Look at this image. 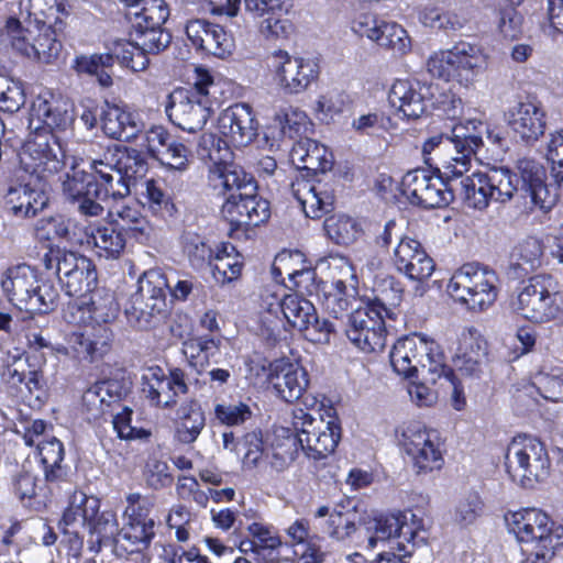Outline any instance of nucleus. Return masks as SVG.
<instances>
[{"label":"nucleus","instance_id":"f257e3e1","mask_svg":"<svg viewBox=\"0 0 563 563\" xmlns=\"http://www.w3.org/2000/svg\"><path fill=\"white\" fill-rule=\"evenodd\" d=\"M355 519L354 511L334 508L325 521V532L334 540L349 541L365 550H375L379 543L389 540L405 553H410L429 539L424 519L412 511L380 516L361 526H356Z\"/></svg>","mask_w":563,"mask_h":563},{"label":"nucleus","instance_id":"f03ea898","mask_svg":"<svg viewBox=\"0 0 563 563\" xmlns=\"http://www.w3.org/2000/svg\"><path fill=\"white\" fill-rule=\"evenodd\" d=\"M210 189L224 199L221 214L231 230L246 231L264 223L271 216L269 202L257 194V183L242 166L216 168Z\"/></svg>","mask_w":563,"mask_h":563},{"label":"nucleus","instance_id":"7ed1b4c3","mask_svg":"<svg viewBox=\"0 0 563 563\" xmlns=\"http://www.w3.org/2000/svg\"><path fill=\"white\" fill-rule=\"evenodd\" d=\"M517 169L518 174L506 167L488 170L492 201L506 203L520 192L523 199L529 198L526 207L531 212H549L558 201V194L547 185L544 167L533 159L522 158L518 161Z\"/></svg>","mask_w":563,"mask_h":563},{"label":"nucleus","instance_id":"20e7f679","mask_svg":"<svg viewBox=\"0 0 563 563\" xmlns=\"http://www.w3.org/2000/svg\"><path fill=\"white\" fill-rule=\"evenodd\" d=\"M511 309L526 320L563 325V298L558 280L551 275H536L510 301Z\"/></svg>","mask_w":563,"mask_h":563},{"label":"nucleus","instance_id":"39448f33","mask_svg":"<svg viewBox=\"0 0 563 563\" xmlns=\"http://www.w3.org/2000/svg\"><path fill=\"white\" fill-rule=\"evenodd\" d=\"M509 532L520 543L533 547L537 558L552 560L563 547V526L556 525L544 511L525 508L505 515Z\"/></svg>","mask_w":563,"mask_h":563},{"label":"nucleus","instance_id":"423d86ee","mask_svg":"<svg viewBox=\"0 0 563 563\" xmlns=\"http://www.w3.org/2000/svg\"><path fill=\"white\" fill-rule=\"evenodd\" d=\"M509 532L520 543L533 547L537 558L552 560L563 547V526L556 525L544 511L525 508L505 515Z\"/></svg>","mask_w":563,"mask_h":563},{"label":"nucleus","instance_id":"0eeeda50","mask_svg":"<svg viewBox=\"0 0 563 563\" xmlns=\"http://www.w3.org/2000/svg\"><path fill=\"white\" fill-rule=\"evenodd\" d=\"M213 85V78L209 71L197 68L191 89H179L169 95L166 113L172 123L189 133L202 130L212 112L209 89Z\"/></svg>","mask_w":563,"mask_h":563},{"label":"nucleus","instance_id":"6e6552de","mask_svg":"<svg viewBox=\"0 0 563 563\" xmlns=\"http://www.w3.org/2000/svg\"><path fill=\"white\" fill-rule=\"evenodd\" d=\"M389 358L398 375L409 378L419 376L428 369V382H434V373L442 366L445 355L433 339L426 334L412 333L396 341Z\"/></svg>","mask_w":563,"mask_h":563},{"label":"nucleus","instance_id":"1a4fd4ad","mask_svg":"<svg viewBox=\"0 0 563 563\" xmlns=\"http://www.w3.org/2000/svg\"><path fill=\"white\" fill-rule=\"evenodd\" d=\"M496 273L478 263H466L454 272L446 286L448 294L470 310L483 311L497 299Z\"/></svg>","mask_w":563,"mask_h":563},{"label":"nucleus","instance_id":"9d476101","mask_svg":"<svg viewBox=\"0 0 563 563\" xmlns=\"http://www.w3.org/2000/svg\"><path fill=\"white\" fill-rule=\"evenodd\" d=\"M426 65L434 77L468 86L487 68V55L476 44L459 42L450 49L433 53Z\"/></svg>","mask_w":563,"mask_h":563},{"label":"nucleus","instance_id":"9b49d317","mask_svg":"<svg viewBox=\"0 0 563 563\" xmlns=\"http://www.w3.org/2000/svg\"><path fill=\"white\" fill-rule=\"evenodd\" d=\"M485 124L479 120H468L455 124L451 134H439L429 137L422 146L424 163L440 170L443 162L451 157H467L475 155L483 145Z\"/></svg>","mask_w":563,"mask_h":563},{"label":"nucleus","instance_id":"f8f14e48","mask_svg":"<svg viewBox=\"0 0 563 563\" xmlns=\"http://www.w3.org/2000/svg\"><path fill=\"white\" fill-rule=\"evenodd\" d=\"M62 30L59 25L55 27V24H20L13 16L4 25V33L13 49L44 64H51L58 57L62 43L57 33Z\"/></svg>","mask_w":563,"mask_h":563},{"label":"nucleus","instance_id":"ddd939ff","mask_svg":"<svg viewBox=\"0 0 563 563\" xmlns=\"http://www.w3.org/2000/svg\"><path fill=\"white\" fill-rule=\"evenodd\" d=\"M20 172L30 177L46 179L67 165H77L75 157H67L59 139L48 131L36 132L23 145L19 155Z\"/></svg>","mask_w":563,"mask_h":563},{"label":"nucleus","instance_id":"4468645a","mask_svg":"<svg viewBox=\"0 0 563 563\" xmlns=\"http://www.w3.org/2000/svg\"><path fill=\"white\" fill-rule=\"evenodd\" d=\"M63 191L70 201L77 203L79 213L85 217L102 216L104 209L101 201L109 197L114 200L121 199L115 197L114 188L110 186V178L104 174L99 176L93 170L88 173L78 169L75 159H73L71 173H66L63 180Z\"/></svg>","mask_w":563,"mask_h":563},{"label":"nucleus","instance_id":"2eb2a0df","mask_svg":"<svg viewBox=\"0 0 563 563\" xmlns=\"http://www.w3.org/2000/svg\"><path fill=\"white\" fill-rule=\"evenodd\" d=\"M90 169L97 175L110 178L115 197L121 199L130 195L131 183L147 172V163L143 154L125 146L108 148L100 158L90 162Z\"/></svg>","mask_w":563,"mask_h":563},{"label":"nucleus","instance_id":"dca6fc26","mask_svg":"<svg viewBox=\"0 0 563 563\" xmlns=\"http://www.w3.org/2000/svg\"><path fill=\"white\" fill-rule=\"evenodd\" d=\"M291 426L301 449L314 460L333 453L341 439V427L335 419L325 421L321 415L314 416L302 408L292 411Z\"/></svg>","mask_w":563,"mask_h":563},{"label":"nucleus","instance_id":"f3484780","mask_svg":"<svg viewBox=\"0 0 563 563\" xmlns=\"http://www.w3.org/2000/svg\"><path fill=\"white\" fill-rule=\"evenodd\" d=\"M506 468L523 487L541 482L549 475L550 460L544 445L536 438H514L506 452Z\"/></svg>","mask_w":563,"mask_h":563},{"label":"nucleus","instance_id":"a211bd4d","mask_svg":"<svg viewBox=\"0 0 563 563\" xmlns=\"http://www.w3.org/2000/svg\"><path fill=\"white\" fill-rule=\"evenodd\" d=\"M168 282L157 269L145 272L137 280V290L131 296L125 314L129 321L141 329L152 324L155 317L166 311Z\"/></svg>","mask_w":563,"mask_h":563},{"label":"nucleus","instance_id":"6ab92c4d","mask_svg":"<svg viewBox=\"0 0 563 563\" xmlns=\"http://www.w3.org/2000/svg\"><path fill=\"white\" fill-rule=\"evenodd\" d=\"M451 157L443 162V174L451 186L452 200L457 197L472 209L485 210L492 201L488 172H474L466 175L472 165V157Z\"/></svg>","mask_w":563,"mask_h":563},{"label":"nucleus","instance_id":"aec40b11","mask_svg":"<svg viewBox=\"0 0 563 563\" xmlns=\"http://www.w3.org/2000/svg\"><path fill=\"white\" fill-rule=\"evenodd\" d=\"M401 191L412 205L426 209L446 207L452 202L449 179L417 168L408 172L401 180Z\"/></svg>","mask_w":563,"mask_h":563},{"label":"nucleus","instance_id":"412c9836","mask_svg":"<svg viewBox=\"0 0 563 563\" xmlns=\"http://www.w3.org/2000/svg\"><path fill=\"white\" fill-rule=\"evenodd\" d=\"M268 66L277 86L286 95H298L305 91L319 75L317 63L299 56H291L283 49L272 53Z\"/></svg>","mask_w":563,"mask_h":563},{"label":"nucleus","instance_id":"4be33fe9","mask_svg":"<svg viewBox=\"0 0 563 563\" xmlns=\"http://www.w3.org/2000/svg\"><path fill=\"white\" fill-rule=\"evenodd\" d=\"M384 317L365 303L347 314L345 334L361 351L371 353L385 346L386 330Z\"/></svg>","mask_w":563,"mask_h":563},{"label":"nucleus","instance_id":"5701e85b","mask_svg":"<svg viewBox=\"0 0 563 563\" xmlns=\"http://www.w3.org/2000/svg\"><path fill=\"white\" fill-rule=\"evenodd\" d=\"M142 394L156 407L172 408L177 404L179 394H187L188 386L180 368H174L166 375L159 366H151L142 373Z\"/></svg>","mask_w":563,"mask_h":563},{"label":"nucleus","instance_id":"b1692460","mask_svg":"<svg viewBox=\"0 0 563 563\" xmlns=\"http://www.w3.org/2000/svg\"><path fill=\"white\" fill-rule=\"evenodd\" d=\"M514 136L525 144H533L545 132V112L537 100L526 99L510 106L505 113Z\"/></svg>","mask_w":563,"mask_h":563},{"label":"nucleus","instance_id":"393cba45","mask_svg":"<svg viewBox=\"0 0 563 563\" xmlns=\"http://www.w3.org/2000/svg\"><path fill=\"white\" fill-rule=\"evenodd\" d=\"M290 191L307 218L320 219L333 208V180L296 178L290 185Z\"/></svg>","mask_w":563,"mask_h":563},{"label":"nucleus","instance_id":"a878e982","mask_svg":"<svg viewBox=\"0 0 563 563\" xmlns=\"http://www.w3.org/2000/svg\"><path fill=\"white\" fill-rule=\"evenodd\" d=\"M402 435L404 448L412 459L417 473H428L442 467L444 460L434 431L411 426Z\"/></svg>","mask_w":563,"mask_h":563},{"label":"nucleus","instance_id":"bb28decb","mask_svg":"<svg viewBox=\"0 0 563 563\" xmlns=\"http://www.w3.org/2000/svg\"><path fill=\"white\" fill-rule=\"evenodd\" d=\"M218 129L228 143L236 147L247 146L258 133V121L246 103H234L218 118Z\"/></svg>","mask_w":563,"mask_h":563},{"label":"nucleus","instance_id":"cd10ccee","mask_svg":"<svg viewBox=\"0 0 563 563\" xmlns=\"http://www.w3.org/2000/svg\"><path fill=\"white\" fill-rule=\"evenodd\" d=\"M433 96L432 86L417 79H397L388 93V101L404 118H420Z\"/></svg>","mask_w":563,"mask_h":563},{"label":"nucleus","instance_id":"c85d7f7f","mask_svg":"<svg viewBox=\"0 0 563 563\" xmlns=\"http://www.w3.org/2000/svg\"><path fill=\"white\" fill-rule=\"evenodd\" d=\"M245 12L258 21L260 32L266 38H286L292 32V23L284 18L288 12L284 0H244Z\"/></svg>","mask_w":563,"mask_h":563},{"label":"nucleus","instance_id":"c756f323","mask_svg":"<svg viewBox=\"0 0 563 563\" xmlns=\"http://www.w3.org/2000/svg\"><path fill=\"white\" fill-rule=\"evenodd\" d=\"M396 269L412 280H426L434 272V262L420 242L405 238L398 242L393 256Z\"/></svg>","mask_w":563,"mask_h":563},{"label":"nucleus","instance_id":"7c9ffc66","mask_svg":"<svg viewBox=\"0 0 563 563\" xmlns=\"http://www.w3.org/2000/svg\"><path fill=\"white\" fill-rule=\"evenodd\" d=\"M186 34L191 44L217 57H224L234 47L233 37L223 26L207 20H191L186 24Z\"/></svg>","mask_w":563,"mask_h":563},{"label":"nucleus","instance_id":"2f4dec72","mask_svg":"<svg viewBox=\"0 0 563 563\" xmlns=\"http://www.w3.org/2000/svg\"><path fill=\"white\" fill-rule=\"evenodd\" d=\"M108 220L128 238L141 244L150 242L153 228L136 202H114L107 214Z\"/></svg>","mask_w":563,"mask_h":563},{"label":"nucleus","instance_id":"473e14b6","mask_svg":"<svg viewBox=\"0 0 563 563\" xmlns=\"http://www.w3.org/2000/svg\"><path fill=\"white\" fill-rule=\"evenodd\" d=\"M264 305L269 314L277 317L282 313L287 323L300 332L309 327V320L313 318L316 311L309 300L297 294L285 295L283 298L274 294L268 295L264 299Z\"/></svg>","mask_w":563,"mask_h":563},{"label":"nucleus","instance_id":"72a5a7b5","mask_svg":"<svg viewBox=\"0 0 563 563\" xmlns=\"http://www.w3.org/2000/svg\"><path fill=\"white\" fill-rule=\"evenodd\" d=\"M32 114L52 132H66L73 128L77 112L73 102L38 97L32 106Z\"/></svg>","mask_w":563,"mask_h":563},{"label":"nucleus","instance_id":"f704fd0d","mask_svg":"<svg viewBox=\"0 0 563 563\" xmlns=\"http://www.w3.org/2000/svg\"><path fill=\"white\" fill-rule=\"evenodd\" d=\"M307 376L303 367L282 360L272 366L269 380L285 401L292 402L299 399L307 388Z\"/></svg>","mask_w":563,"mask_h":563},{"label":"nucleus","instance_id":"c9c22d12","mask_svg":"<svg viewBox=\"0 0 563 563\" xmlns=\"http://www.w3.org/2000/svg\"><path fill=\"white\" fill-rule=\"evenodd\" d=\"M37 272L26 264L9 267L2 276L1 287L9 301L16 308L35 307L36 299L29 296L30 288L37 283Z\"/></svg>","mask_w":563,"mask_h":563},{"label":"nucleus","instance_id":"e433bc0d","mask_svg":"<svg viewBox=\"0 0 563 563\" xmlns=\"http://www.w3.org/2000/svg\"><path fill=\"white\" fill-rule=\"evenodd\" d=\"M47 203L46 192L32 188L30 183L10 185L4 196L5 208L19 218L35 217Z\"/></svg>","mask_w":563,"mask_h":563},{"label":"nucleus","instance_id":"4c0bfd02","mask_svg":"<svg viewBox=\"0 0 563 563\" xmlns=\"http://www.w3.org/2000/svg\"><path fill=\"white\" fill-rule=\"evenodd\" d=\"M112 339L113 333L109 327L92 325L90 331L71 333L68 344L76 358L92 362L109 351Z\"/></svg>","mask_w":563,"mask_h":563},{"label":"nucleus","instance_id":"58836bf2","mask_svg":"<svg viewBox=\"0 0 563 563\" xmlns=\"http://www.w3.org/2000/svg\"><path fill=\"white\" fill-rule=\"evenodd\" d=\"M20 24H55L64 26L66 0H20Z\"/></svg>","mask_w":563,"mask_h":563},{"label":"nucleus","instance_id":"ea45409f","mask_svg":"<svg viewBox=\"0 0 563 563\" xmlns=\"http://www.w3.org/2000/svg\"><path fill=\"white\" fill-rule=\"evenodd\" d=\"M290 159L298 169L325 173L332 168V154L312 139H301L290 151Z\"/></svg>","mask_w":563,"mask_h":563},{"label":"nucleus","instance_id":"a19ab883","mask_svg":"<svg viewBox=\"0 0 563 563\" xmlns=\"http://www.w3.org/2000/svg\"><path fill=\"white\" fill-rule=\"evenodd\" d=\"M144 123L139 114L119 107L109 108L102 117V130L114 140L131 142L143 131Z\"/></svg>","mask_w":563,"mask_h":563},{"label":"nucleus","instance_id":"79ce46f5","mask_svg":"<svg viewBox=\"0 0 563 563\" xmlns=\"http://www.w3.org/2000/svg\"><path fill=\"white\" fill-rule=\"evenodd\" d=\"M87 243L92 244L96 254L107 260H117L125 249L128 236L109 220L91 227L86 232Z\"/></svg>","mask_w":563,"mask_h":563},{"label":"nucleus","instance_id":"37998d69","mask_svg":"<svg viewBox=\"0 0 563 563\" xmlns=\"http://www.w3.org/2000/svg\"><path fill=\"white\" fill-rule=\"evenodd\" d=\"M36 449L45 481L52 484L66 481L68 470L63 464L65 455L63 443L55 437H52L37 442Z\"/></svg>","mask_w":563,"mask_h":563},{"label":"nucleus","instance_id":"c03bdc74","mask_svg":"<svg viewBox=\"0 0 563 563\" xmlns=\"http://www.w3.org/2000/svg\"><path fill=\"white\" fill-rule=\"evenodd\" d=\"M90 294L89 300H82L79 308L88 313L91 327H109V323L114 321L119 313V305L114 294L109 290L96 288Z\"/></svg>","mask_w":563,"mask_h":563},{"label":"nucleus","instance_id":"a18cd8bd","mask_svg":"<svg viewBox=\"0 0 563 563\" xmlns=\"http://www.w3.org/2000/svg\"><path fill=\"white\" fill-rule=\"evenodd\" d=\"M120 530L121 547L128 553H139L146 550L155 536L153 518L124 519Z\"/></svg>","mask_w":563,"mask_h":563},{"label":"nucleus","instance_id":"49530a36","mask_svg":"<svg viewBox=\"0 0 563 563\" xmlns=\"http://www.w3.org/2000/svg\"><path fill=\"white\" fill-rule=\"evenodd\" d=\"M175 438L183 444L194 443L206 426L205 413L196 401L183 404L178 411Z\"/></svg>","mask_w":563,"mask_h":563},{"label":"nucleus","instance_id":"de8ad7c7","mask_svg":"<svg viewBox=\"0 0 563 563\" xmlns=\"http://www.w3.org/2000/svg\"><path fill=\"white\" fill-rule=\"evenodd\" d=\"M375 298L367 305L384 318L394 319L395 309L402 301L404 288L399 280L393 276L382 278L375 287Z\"/></svg>","mask_w":563,"mask_h":563},{"label":"nucleus","instance_id":"09e8293b","mask_svg":"<svg viewBox=\"0 0 563 563\" xmlns=\"http://www.w3.org/2000/svg\"><path fill=\"white\" fill-rule=\"evenodd\" d=\"M210 267L217 283L222 285L231 283L241 275L243 267L242 256L233 245L222 243L217 247Z\"/></svg>","mask_w":563,"mask_h":563},{"label":"nucleus","instance_id":"8fccbe9b","mask_svg":"<svg viewBox=\"0 0 563 563\" xmlns=\"http://www.w3.org/2000/svg\"><path fill=\"white\" fill-rule=\"evenodd\" d=\"M82 262L84 265H87V262L92 261L78 252L58 246L49 247L43 257L45 268L52 271L58 279L66 275L75 274V272H79Z\"/></svg>","mask_w":563,"mask_h":563},{"label":"nucleus","instance_id":"3c124183","mask_svg":"<svg viewBox=\"0 0 563 563\" xmlns=\"http://www.w3.org/2000/svg\"><path fill=\"white\" fill-rule=\"evenodd\" d=\"M99 508V500L87 497L85 494H75L69 506L65 509L60 525L65 532L69 528L85 527L96 517Z\"/></svg>","mask_w":563,"mask_h":563},{"label":"nucleus","instance_id":"603ef678","mask_svg":"<svg viewBox=\"0 0 563 563\" xmlns=\"http://www.w3.org/2000/svg\"><path fill=\"white\" fill-rule=\"evenodd\" d=\"M122 387L117 380H102L90 386L82 395L84 405L95 416L103 412L104 407L121 399Z\"/></svg>","mask_w":563,"mask_h":563},{"label":"nucleus","instance_id":"864d4df0","mask_svg":"<svg viewBox=\"0 0 563 563\" xmlns=\"http://www.w3.org/2000/svg\"><path fill=\"white\" fill-rule=\"evenodd\" d=\"M90 526L91 536H96V540L90 541V550L99 552L103 547L119 545L120 530L117 516L113 511H102L97 516L95 522Z\"/></svg>","mask_w":563,"mask_h":563},{"label":"nucleus","instance_id":"5fc2aeb1","mask_svg":"<svg viewBox=\"0 0 563 563\" xmlns=\"http://www.w3.org/2000/svg\"><path fill=\"white\" fill-rule=\"evenodd\" d=\"M112 66L113 55L111 54L81 55L74 60V68L79 75L95 76L102 87L112 85L110 73Z\"/></svg>","mask_w":563,"mask_h":563},{"label":"nucleus","instance_id":"6e6d98bb","mask_svg":"<svg viewBox=\"0 0 563 563\" xmlns=\"http://www.w3.org/2000/svg\"><path fill=\"white\" fill-rule=\"evenodd\" d=\"M222 140L217 139V136L212 133H205L201 135L197 153L201 159L210 161L209 172H208V185L210 186V177L212 172L218 167H229V166H239L238 164L228 161L231 156V153L227 146V141H224V147H221Z\"/></svg>","mask_w":563,"mask_h":563},{"label":"nucleus","instance_id":"4d7b16f0","mask_svg":"<svg viewBox=\"0 0 563 563\" xmlns=\"http://www.w3.org/2000/svg\"><path fill=\"white\" fill-rule=\"evenodd\" d=\"M97 280V271L93 262H87V265H82L79 272L58 279L62 289L67 296L78 298H82L95 290Z\"/></svg>","mask_w":563,"mask_h":563},{"label":"nucleus","instance_id":"13d9d810","mask_svg":"<svg viewBox=\"0 0 563 563\" xmlns=\"http://www.w3.org/2000/svg\"><path fill=\"white\" fill-rule=\"evenodd\" d=\"M29 296L36 299L35 307L20 306V310L30 313H48L57 307L59 292L51 280H43L38 277L37 283L30 288Z\"/></svg>","mask_w":563,"mask_h":563},{"label":"nucleus","instance_id":"bf43d9fd","mask_svg":"<svg viewBox=\"0 0 563 563\" xmlns=\"http://www.w3.org/2000/svg\"><path fill=\"white\" fill-rule=\"evenodd\" d=\"M323 228L328 238L340 245H350L360 234L355 220L344 214H334L327 218Z\"/></svg>","mask_w":563,"mask_h":563},{"label":"nucleus","instance_id":"052dcab7","mask_svg":"<svg viewBox=\"0 0 563 563\" xmlns=\"http://www.w3.org/2000/svg\"><path fill=\"white\" fill-rule=\"evenodd\" d=\"M184 254L195 271H200L212 264L216 251L198 234L184 235Z\"/></svg>","mask_w":563,"mask_h":563},{"label":"nucleus","instance_id":"680f3d73","mask_svg":"<svg viewBox=\"0 0 563 563\" xmlns=\"http://www.w3.org/2000/svg\"><path fill=\"white\" fill-rule=\"evenodd\" d=\"M148 54L141 49L136 43L124 40L114 41L111 53L113 59L117 58L122 66L133 71H143L147 68L150 64Z\"/></svg>","mask_w":563,"mask_h":563},{"label":"nucleus","instance_id":"e2e57ef3","mask_svg":"<svg viewBox=\"0 0 563 563\" xmlns=\"http://www.w3.org/2000/svg\"><path fill=\"white\" fill-rule=\"evenodd\" d=\"M375 42L385 48L393 49L396 53L404 54L410 46V38L407 31L395 22L383 23L377 32Z\"/></svg>","mask_w":563,"mask_h":563},{"label":"nucleus","instance_id":"0e129e2a","mask_svg":"<svg viewBox=\"0 0 563 563\" xmlns=\"http://www.w3.org/2000/svg\"><path fill=\"white\" fill-rule=\"evenodd\" d=\"M174 136L163 126H152L141 132L136 140L139 145L146 150L147 154L157 162L163 156L164 150Z\"/></svg>","mask_w":563,"mask_h":563},{"label":"nucleus","instance_id":"69168bd1","mask_svg":"<svg viewBox=\"0 0 563 563\" xmlns=\"http://www.w3.org/2000/svg\"><path fill=\"white\" fill-rule=\"evenodd\" d=\"M357 303V299L352 294L346 292L345 283L336 280L333 289L325 295L324 307L334 318H341L353 305Z\"/></svg>","mask_w":563,"mask_h":563},{"label":"nucleus","instance_id":"338daca9","mask_svg":"<svg viewBox=\"0 0 563 563\" xmlns=\"http://www.w3.org/2000/svg\"><path fill=\"white\" fill-rule=\"evenodd\" d=\"M25 102V96L20 82L0 75V110L16 112Z\"/></svg>","mask_w":563,"mask_h":563},{"label":"nucleus","instance_id":"774afa93","mask_svg":"<svg viewBox=\"0 0 563 563\" xmlns=\"http://www.w3.org/2000/svg\"><path fill=\"white\" fill-rule=\"evenodd\" d=\"M133 42L141 49L151 54H158L165 51L170 42L172 34L165 30L133 31Z\"/></svg>","mask_w":563,"mask_h":563}]
</instances>
